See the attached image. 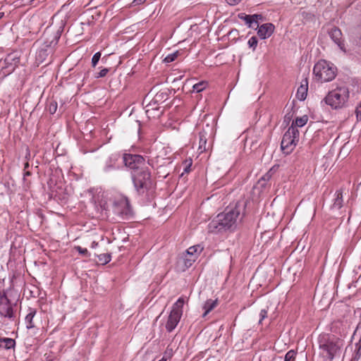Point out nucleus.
<instances>
[{"instance_id": "55", "label": "nucleus", "mask_w": 361, "mask_h": 361, "mask_svg": "<svg viewBox=\"0 0 361 361\" xmlns=\"http://www.w3.org/2000/svg\"><path fill=\"white\" fill-rule=\"evenodd\" d=\"M25 166L27 167L28 166V163H26Z\"/></svg>"}, {"instance_id": "33", "label": "nucleus", "mask_w": 361, "mask_h": 361, "mask_svg": "<svg viewBox=\"0 0 361 361\" xmlns=\"http://www.w3.org/2000/svg\"><path fill=\"white\" fill-rule=\"evenodd\" d=\"M296 353L293 350H289L285 355V361H294Z\"/></svg>"}, {"instance_id": "25", "label": "nucleus", "mask_w": 361, "mask_h": 361, "mask_svg": "<svg viewBox=\"0 0 361 361\" xmlns=\"http://www.w3.org/2000/svg\"><path fill=\"white\" fill-rule=\"evenodd\" d=\"M108 71H109V69H101V71L98 73L89 71L87 72V76L92 77L94 78H103V77L106 76Z\"/></svg>"}, {"instance_id": "27", "label": "nucleus", "mask_w": 361, "mask_h": 361, "mask_svg": "<svg viewBox=\"0 0 361 361\" xmlns=\"http://www.w3.org/2000/svg\"><path fill=\"white\" fill-rule=\"evenodd\" d=\"M98 258V262L102 264H106L111 261V255L109 253H103L97 255Z\"/></svg>"}, {"instance_id": "37", "label": "nucleus", "mask_w": 361, "mask_h": 361, "mask_svg": "<svg viewBox=\"0 0 361 361\" xmlns=\"http://www.w3.org/2000/svg\"><path fill=\"white\" fill-rule=\"evenodd\" d=\"M314 68H330L329 64L325 60L319 61L314 66Z\"/></svg>"}, {"instance_id": "43", "label": "nucleus", "mask_w": 361, "mask_h": 361, "mask_svg": "<svg viewBox=\"0 0 361 361\" xmlns=\"http://www.w3.org/2000/svg\"><path fill=\"white\" fill-rule=\"evenodd\" d=\"M75 249L78 251V252L82 255L87 256L88 255V251L86 248H82L80 246L75 247Z\"/></svg>"}, {"instance_id": "38", "label": "nucleus", "mask_w": 361, "mask_h": 361, "mask_svg": "<svg viewBox=\"0 0 361 361\" xmlns=\"http://www.w3.org/2000/svg\"><path fill=\"white\" fill-rule=\"evenodd\" d=\"M357 348H356V350H355V353L353 356V357L352 358L351 361H358L361 357V347L360 346H356Z\"/></svg>"}, {"instance_id": "45", "label": "nucleus", "mask_w": 361, "mask_h": 361, "mask_svg": "<svg viewBox=\"0 0 361 361\" xmlns=\"http://www.w3.org/2000/svg\"><path fill=\"white\" fill-rule=\"evenodd\" d=\"M200 149H202V145H205V144L207 142L206 138L201 133H200Z\"/></svg>"}, {"instance_id": "1", "label": "nucleus", "mask_w": 361, "mask_h": 361, "mask_svg": "<svg viewBox=\"0 0 361 361\" xmlns=\"http://www.w3.org/2000/svg\"><path fill=\"white\" fill-rule=\"evenodd\" d=\"M56 20V17L54 16L52 20ZM64 25L63 20H61L59 26L55 27L54 22H52L51 25L44 32L38 41L42 44L36 55V63L38 66L42 65V68H45L51 62V55L63 30Z\"/></svg>"}, {"instance_id": "7", "label": "nucleus", "mask_w": 361, "mask_h": 361, "mask_svg": "<svg viewBox=\"0 0 361 361\" xmlns=\"http://www.w3.org/2000/svg\"><path fill=\"white\" fill-rule=\"evenodd\" d=\"M299 140V131L294 127L290 126L283 136L281 147L284 153L288 154L292 151L293 147Z\"/></svg>"}, {"instance_id": "9", "label": "nucleus", "mask_w": 361, "mask_h": 361, "mask_svg": "<svg viewBox=\"0 0 361 361\" xmlns=\"http://www.w3.org/2000/svg\"><path fill=\"white\" fill-rule=\"evenodd\" d=\"M114 212L121 216H128L132 214V209L127 197H122L113 204Z\"/></svg>"}, {"instance_id": "42", "label": "nucleus", "mask_w": 361, "mask_h": 361, "mask_svg": "<svg viewBox=\"0 0 361 361\" xmlns=\"http://www.w3.org/2000/svg\"><path fill=\"white\" fill-rule=\"evenodd\" d=\"M355 112L356 114L357 120H361V101L360 104L356 106Z\"/></svg>"}, {"instance_id": "44", "label": "nucleus", "mask_w": 361, "mask_h": 361, "mask_svg": "<svg viewBox=\"0 0 361 361\" xmlns=\"http://www.w3.org/2000/svg\"><path fill=\"white\" fill-rule=\"evenodd\" d=\"M114 163L112 162V160L111 159H109L106 164V166H104V170L106 171H108L109 169L114 168Z\"/></svg>"}, {"instance_id": "28", "label": "nucleus", "mask_w": 361, "mask_h": 361, "mask_svg": "<svg viewBox=\"0 0 361 361\" xmlns=\"http://www.w3.org/2000/svg\"><path fill=\"white\" fill-rule=\"evenodd\" d=\"M238 17L240 19H243L250 27H254V23L252 20V15H245L244 13H240L238 15Z\"/></svg>"}, {"instance_id": "26", "label": "nucleus", "mask_w": 361, "mask_h": 361, "mask_svg": "<svg viewBox=\"0 0 361 361\" xmlns=\"http://www.w3.org/2000/svg\"><path fill=\"white\" fill-rule=\"evenodd\" d=\"M116 60V56L114 54L106 55L101 59L102 63L106 66H111V61Z\"/></svg>"}, {"instance_id": "17", "label": "nucleus", "mask_w": 361, "mask_h": 361, "mask_svg": "<svg viewBox=\"0 0 361 361\" xmlns=\"http://www.w3.org/2000/svg\"><path fill=\"white\" fill-rule=\"evenodd\" d=\"M260 146L259 138L257 135H250L245 141V148L249 147L251 151L256 150Z\"/></svg>"}, {"instance_id": "56", "label": "nucleus", "mask_w": 361, "mask_h": 361, "mask_svg": "<svg viewBox=\"0 0 361 361\" xmlns=\"http://www.w3.org/2000/svg\"><path fill=\"white\" fill-rule=\"evenodd\" d=\"M120 63H121V61H118V63L116 65V66H118Z\"/></svg>"}, {"instance_id": "32", "label": "nucleus", "mask_w": 361, "mask_h": 361, "mask_svg": "<svg viewBox=\"0 0 361 361\" xmlns=\"http://www.w3.org/2000/svg\"><path fill=\"white\" fill-rule=\"evenodd\" d=\"M207 86V82L204 81L196 83L193 85V90L197 92L202 91Z\"/></svg>"}, {"instance_id": "34", "label": "nucleus", "mask_w": 361, "mask_h": 361, "mask_svg": "<svg viewBox=\"0 0 361 361\" xmlns=\"http://www.w3.org/2000/svg\"><path fill=\"white\" fill-rule=\"evenodd\" d=\"M173 355V350L169 347H167L166 351L164 352V356L161 358L164 361H166L170 359Z\"/></svg>"}, {"instance_id": "20", "label": "nucleus", "mask_w": 361, "mask_h": 361, "mask_svg": "<svg viewBox=\"0 0 361 361\" xmlns=\"http://www.w3.org/2000/svg\"><path fill=\"white\" fill-rule=\"evenodd\" d=\"M15 343V341L12 338H5L0 339V346L6 349L14 348Z\"/></svg>"}, {"instance_id": "41", "label": "nucleus", "mask_w": 361, "mask_h": 361, "mask_svg": "<svg viewBox=\"0 0 361 361\" xmlns=\"http://www.w3.org/2000/svg\"><path fill=\"white\" fill-rule=\"evenodd\" d=\"M267 317V310L266 309H263L260 311L259 313V323L261 324L262 322Z\"/></svg>"}, {"instance_id": "6", "label": "nucleus", "mask_w": 361, "mask_h": 361, "mask_svg": "<svg viewBox=\"0 0 361 361\" xmlns=\"http://www.w3.org/2000/svg\"><path fill=\"white\" fill-rule=\"evenodd\" d=\"M184 302L183 298H180L173 305L166 324V329L169 332H171L180 322L183 314V307Z\"/></svg>"}, {"instance_id": "23", "label": "nucleus", "mask_w": 361, "mask_h": 361, "mask_svg": "<svg viewBox=\"0 0 361 361\" xmlns=\"http://www.w3.org/2000/svg\"><path fill=\"white\" fill-rule=\"evenodd\" d=\"M202 250V247H201L200 245H194V246L190 247L186 250V253L185 254L189 255V256H193V255L196 256V259H197L198 254H200Z\"/></svg>"}, {"instance_id": "15", "label": "nucleus", "mask_w": 361, "mask_h": 361, "mask_svg": "<svg viewBox=\"0 0 361 361\" xmlns=\"http://www.w3.org/2000/svg\"><path fill=\"white\" fill-rule=\"evenodd\" d=\"M274 26L271 23H265L259 27L257 34L262 39L269 37L274 32Z\"/></svg>"}, {"instance_id": "5", "label": "nucleus", "mask_w": 361, "mask_h": 361, "mask_svg": "<svg viewBox=\"0 0 361 361\" xmlns=\"http://www.w3.org/2000/svg\"><path fill=\"white\" fill-rule=\"evenodd\" d=\"M133 183L138 195H144L152 186L151 172L149 166L143 170L131 172Z\"/></svg>"}, {"instance_id": "46", "label": "nucleus", "mask_w": 361, "mask_h": 361, "mask_svg": "<svg viewBox=\"0 0 361 361\" xmlns=\"http://www.w3.org/2000/svg\"><path fill=\"white\" fill-rule=\"evenodd\" d=\"M22 1H24L25 4H33L37 5L39 2H43L45 0H22Z\"/></svg>"}, {"instance_id": "19", "label": "nucleus", "mask_w": 361, "mask_h": 361, "mask_svg": "<svg viewBox=\"0 0 361 361\" xmlns=\"http://www.w3.org/2000/svg\"><path fill=\"white\" fill-rule=\"evenodd\" d=\"M343 206V195L342 192L340 191L336 192V197L334 200V202L331 207L332 209H339Z\"/></svg>"}, {"instance_id": "21", "label": "nucleus", "mask_w": 361, "mask_h": 361, "mask_svg": "<svg viewBox=\"0 0 361 361\" xmlns=\"http://www.w3.org/2000/svg\"><path fill=\"white\" fill-rule=\"evenodd\" d=\"M36 314L35 310H30V312L25 317L26 327L27 329H32L35 327L32 319Z\"/></svg>"}, {"instance_id": "22", "label": "nucleus", "mask_w": 361, "mask_h": 361, "mask_svg": "<svg viewBox=\"0 0 361 361\" xmlns=\"http://www.w3.org/2000/svg\"><path fill=\"white\" fill-rule=\"evenodd\" d=\"M182 51H176L172 54L166 56L163 61L167 65L169 63L174 61L178 59V58L181 55Z\"/></svg>"}, {"instance_id": "10", "label": "nucleus", "mask_w": 361, "mask_h": 361, "mask_svg": "<svg viewBox=\"0 0 361 361\" xmlns=\"http://www.w3.org/2000/svg\"><path fill=\"white\" fill-rule=\"evenodd\" d=\"M0 316L8 319L13 317V310L4 290L0 292Z\"/></svg>"}, {"instance_id": "49", "label": "nucleus", "mask_w": 361, "mask_h": 361, "mask_svg": "<svg viewBox=\"0 0 361 361\" xmlns=\"http://www.w3.org/2000/svg\"><path fill=\"white\" fill-rule=\"evenodd\" d=\"M191 165H192V161L190 160V162L185 166V169H184V172L185 173H188L190 171V167H191Z\"/></svg>"}, {"instance_id": "24", "label": "nucleus", "mask_w": 361, "mask_h": 361, "mask_svg": "<svg viewBox=\"0 0 361 361\" xmlns=\"http://www.w3.org/2000/svg\"><path fill=\"white\" fill-rule=\"evenodd\" d=\"M307 121L308 117L306 115L302 116V117H298L294 121H293L291 126H294L295 128L302 127L307 123Z\"/></svg>"}, {"instance_id": "54", "label": "nucleus", "mask_w": 361, "mask_h": 361, "mask_svg": "<svg viewBox=\"0 0 361 361\" xmlns=\"http://www.w3.org/2000/svg\"><path fill=\"white\" fill-rule=\"evenodd\" d=\"M25 176H30V173L29 171H27V172H26V173H25Z\"/></svg>"}, {"instance_id": "2", "label": "nucleus", "mask_w": 361, "mask_h": 361, "mask_svg": "<svg viewBox=\"0 0 361 361\" xmlns=\"http://www.w3.org/2000/svg\"><path fill=\"white\" fill-rule=\"evenodd\" d=\"M243 205L235 203L234 207H227L225 211L219 214L209 224V231L219 233L235 229L238 222L240 221V214Z\"/></svg>"}, {"instance_id": "14", "label": "nucleus", "mask_w": 361, "mask_h": 361, "mask_svg": "<svg viewBox=\"0 0 361 361\" xmlns=\"http://www.w3.org/2000/svg\"><path fill=\"white\" fill-rule=\"evenodd\" d=\"M145 112L149 118L159 117L163 113L162 111H160L159 104L154 102L153 99L146 106Z\"/></svg>"}, {"instance_id": "47", "label": "nucleus", "mask_w": 361, "mask_h": 361, "mask_svg": "<svg viewBox=\"0 0 361 361\" xmlns=\"http://www.w3.org/2000/svg\"><path fill=\"white\" fill-rule=\"evenodd\" d=\"M241 0H226V2L231 6H235L238 4Z\"/></svg>"}, {"instance_id": "4", "label": "nucleus", "mask_w": 361, "mask_h": 361, "mask_svg": "<svg viewBox=\"0 0 361 361\" xmlns=\"http://www.w3.org/2000/svg\"><path fill=\"white\" fill-rule=\"evenodd\" d=\"M349 90L346 87H337L327 94L324 102L333 109H340L345 106L349 99Z\"/></svg>"}, {"instance_id": "8", "label": "nucleus", "mask_w": 361, "mask_h": 361, "mask_svg": "<svg viewBox=\"0 0 361 361\" xmlns=\"http://www.w3.org/2000/svg\"><path fill=\"white\" fill-rule=\"evenodd\" d=\"M123 160L125 166L132 170L131 172L143 170L149 165V161L139 154H124Z\"/></svg>"}, {"instance_id": "18", "label": "nucleus", "mask_w": 361, "mask_h": 361, "mask_svg": "<svg viewBox=\"0 0 361 361\" xmlns=\"http://www.w3.org/2000/svg\"><path fill=\"white\" fill-rule=\"evenodd\" d=\"M218 305V300H207L203 306L204 312L202 314V317H205L212 310H213Z\"/></svg>"}, {"instance_id": "31", "label": "nucleus", "mask_w": 361, "mask_h": 361, "mask_svg": "<svg viewBox=\"0 0 361 361\" xmlns=\"http://www.w3.org/2000/svg\"><path fill=\"white\" fill-rule=\"evenodd\" d=\"M47 109L49 112L51 114L56 113L57 109V103L56 101H50L47 105Z\"/></svg>"}, {"instance_id": "11", "label": "nucleus", "mask_w": 361, "mask_h": 361, "mask_svg": "<svg viewBox=\"0 0 361 361\" xmlns=\"http://www.w3.org/2000/svg\"><path fill=\"white\" fill-rule=\"evenodd\" d=\"M315 78L321 82H327L333 80L336 76L334 69H313Z\"/></svg>"}, {"instance_id": "3", "label": "nucleus", "mask_w": 361, "mask_h": 361, "mask_svg": "<svg viewBox=\"0 0 361 361\" xmlns=\"http://www.w3.org/2000/svg\"><path fill=\"white\" fill-rule=\"evenodd\" d=\"M318 343L320 355L332 360L334 357L341 356L344 341L335 335L324 334L319 336Z\"/></svg>"}, {"instance_id": "52", "label": "nucleus", "mask_w": 361, "mask_h": 361, "mask_svg": "<svg viewBox=\"0 0 361 361\" xmlns=\"http://www.w3.org/2000/svg\"><path fill=\"white\" fill-rule=\"evenodd\" d=\"M97 245H98V243L94 241L92 243V247H95Z\"/></svg>"}, {"instance_id": "53", "label": "nucleus", "mask_w": 361, "mask_h": 361, "mask_svg": "<svg viewBox=\"0 0 361 361\" xmlns=\"http://www.w3.org/2000/svg\"><path fill=\"white\" fill-rule=\"evenodd\" d=\"M4 16V12H0V19H1Z\"/></svg>"}, {"instance_id": "40", "label": "nucleus", "mask_w": 361, "mask_h": 361, "mask_svg": "<svg viewBox=\"0 0 361 361\" xmlns=\"http://www.w3.org/2000/svg\"><path fill=\"white\" fill-rule=\"evenodd\" d=\"M248 44L250 47H252L254 49H255V47H257V39L256 37H252L249 40H248Z\"/></svg>"}, {"instance_id": "50", "label": "nucleus", "mask_w": 361, "mask_h": 361, "mask_svg": "<svg viewBox=\"0 0 361 361\" xmlns=\"http://www.w3.org/2000/svg\"><path fill=\"white\" fill-rule=\"evenodd\" d=\"M291 117L292 115H290V114H287L284 117V121L288 122L291 119Z\"/></svg>"}, {"instance_id": "13", "label": "nucleus", "mask_w": 361, "mask_h": 361, "mask_svg": "<svg viewBox=\"0 0 361 361\" xmlns=\"http://www.w3.org/2000/svg\"><path fill=\"white\" fill-rule=\"evenodd\" d=\"M329 34L331 39L338 46V47L345 51V45L342 39V32L341 30L336 27H334L330 30Z\"/></svg>"}, {"instance_id": "48", "label": "nucleus", "mask_w": 361, "mask_h": 361, "mask_svg": "<svg viewBox=\"0 0 361 361\" xmlns=\"http://www.w3.org/2000/svg\"><path fill=\"white\" fill-rule=\"evenodd\" d=\"M146 0H133L132 2L133 6H138L144 4Z\"/></svg>"}, {"instance_id": "12", "label": "nucleus", "mask_w": 361, "mask_h": 361, "mask_svg": "<svg viewBox=\"0 0 361 361\" xmlns=\"http://www.w3.org/2000/svg\"><path fill=\"white\" fill-rule=\"evenodd\" d=\"M6 68H17L20 63V54L18 51L8 54L4 59Z\"/></svg>"}, {"instance_id": "16", "label": "nucleus", "mask_w": 361, "mask_h": 361, "mask_svg": "<svg viewBox=\"0 0 361 361\" xmlns=\"http://www.w3.org/2000/svg\"><path fill=\"white\" fill-rule=\"evenodd\" d=\"M308 90V80L305 78L302 80L300 86L298 87L296 97L300 101H304L306 99Z\"/></svg>"}, {"instance_id": "29", "label": "nucleus", "mask_w": 361, "mask_h": 361, "mask_svg": "<svg viewBox=\"0 0 361 361\" xmlns=\"http://www.w3.org/2000/svg\"><path fill=\"white\" fill-rule=\"evenodd\" d=\"M184 264L185 266L188 268L192 266V264H193V262H195L196 260V256H189L188 255H184Z\"/></svg>"}, {"instance_id": "35", "label": "nucleus", "mask_w": 361, "mask_h": 361, "mask_svg": "<svg viewBox=\"0 0 361 361\" xmlns=\"http://www.w3.org/2000/svg\"><path fill=\"white\" fill-rule=\"evenodd\" d=\"M100 59H101V53L100 52L95 53L92 59V62H91L92 66L93 67H95L97 65V63Z\"/></svg>"}, {"instance_id": "36", "label": "nucleus", "mask_w": 361, "mask_h": 361, "mask_svg": "<svg viewBox=\"0 0 361 361\" xmlns=\"http://www.w3.org/2000/svg\"><path fill=\"white\" fill-rule=\"evenodd\" d=\"M270 176L269 174H266L261 179L259 180L257 185H260L262 188L265 187L266 182L269 179Z\"/></svg>"}, {"instance_id": "51", "label": "nucleus", "mask_w": 361, "mask_h": 361, "mask_svg": "<svg viewBox=\"0 0 361 361\" xmlns=\"http://www.w3.org/2000/svg\"><path fill=\"white\" fill-rule=\"evenodd\" d=\"M360 329H361V325L359 324L358 326L357 327L355 333H354V335H357V334H360Z\"/></svg>"}, {"instance_id": "39", "label": "nucleus", "mask_w": 361, "mask_h": 361, "mask_svg": "<svg viewBox=\"0 0 361 361\" xmlns=\"http://www.w3.org/2000/svg\"><path fill=\"white\" fill-rule=\"evenodd\" d=\"M252 20H253L254 25H256L257 27H259L258 20H263L262 15H261V14H254V15H252Z\"/></svg>"}, {"instance_id": "30", "label": "nucleus", "mask_w": 361, "mask_h": 361, "mask_svg": "<svg viewBox=\"0 0 361 361\" xmlns=\"http://www.w3.org/2000/svg\"><path fill=\"white\" fill-rule=\"evenodd\" d=\"M166 97H167L166 93L159 92L154 96V97L153 98V100L154 101V102H157V104H159V102L165 100Z\"/></svg>"}]
</instances>
